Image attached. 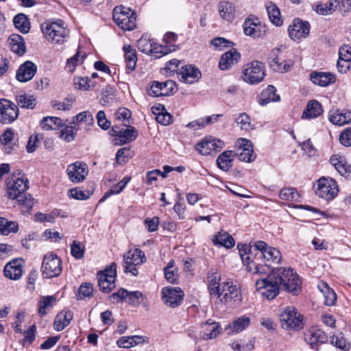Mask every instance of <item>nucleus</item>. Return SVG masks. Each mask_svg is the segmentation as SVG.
Here are the masks:
<instances>
[{"label":"nucleus","instance_id":"nucleus-52","mask_svg":"<svg viewBox=\"0 0 351 351\" xmlns=\"http://www.w3.org/2000/svg\"><path fill=\"white\" fill-rule=\"evenodd\" d=\"M73 119V123L78 127L77 125L82 123H84L86 125H90L93 123V117L92 114L88 111H84L77 114Z\"/></svg>","mask_w":351,"mask_h":351},{"label":"nucleus","instance_id":"nucleus-24","mask_svg":"<svg viewBox=\"0 0 351 351\" xmlns=\"http://www.w3.org/2000/svg\"><path fill=\"white\" fill-rule=\"evenodd\" d=\"M326 340V333L320 329L311 328L305 334V341L313 349H316L318 343H324Z\"/></svg>","mask_w":351,"mask_h":351},{"label":"nucleus","instance_id":"nucleus-35","mask_svg":"<svg viewBox=\"0 0 351 351\" xmlns=\"http://www.w3.org/2000/svg\"><path fill=\"white\" fill-rule=\"evenodd\" d=\"M124 58L128 73L134 71L136 66V52L130 45H124Z\"/></svg>","mask_w":351,"mask_h":351},{"label":"nucleus","instance_id":"nucleus-1","mask_svg":"<svg viewBox=\"0 0 351 351\" xmlns=\"http://www.w3.org/2000/svg\"><path fill=\"white\" fill-rule=\"evenodd\" d=\"M208 289L211 298L219 299L224 304L237 305L243 300L241 291L232 280H227L220 284L221 276L217 272L208 275Z\"/></svg>","mask_w":351,"mask_h":351},{"label":"nucleus","instance_id":"nucleus-22","mask_svg":"<svg viewBox=\"0 0 351 351\" xmlns=\"http://www.w3.org/2000/svg\"><path fill=\"white\" fill-rule=\"evenodd\" d=\"M180 81L193 84L201 77V72L193 65L182 66L178 72Z\"/></svg>","mask_w":351,"mask_h":351},{"label":"nucleus","instance_id":"nucleus-38","mask_svg":"<svg viewBox=\"0 0 351 351\" xmlns=\"http://www.w3.org/2000/svg\"><path fill=\"white\" fill-rule=\"evenodd\" d=\"M276 88L272 85H269L267 88L263 90L258 99V103L261 106H265L271 101H280V96L276 95Z\"/></svg>","mask_w":351,"mask_h":351},{"label":"nucleus","instance_id":"nucleus-53","mask_svg":"<svg viewBox=\"0 0 351 351\" xmlns=\"http://www.w3.org/2000/svg\"><path fill=\"white\" fill-rule=\"evenodd\" d=\"M73 83L75 87L80 90H88L94 87V84L88 77H75Z\"/></svg>","mask_w":351,"mask_h":351},{"label":"nucleus","instance_id":"nucleus-49","mask_svg":"<svg viewBox=\"0 0 351 351\" xmlns=\"http://www.w3.org/2000/svg\"><path fill=\"white\" fill-rule=\"evenodd\" d=\"M18 231V224L14 221H8L3 217H0V232L3 235H8L10 232Z\"/></svg>","mask_w":351,"mask_h":351},{"label":"nucleus","instance_id":"nucleus-59","mask_svg":"<svg viewBox=\"0 0 351 351\" xmlns=\"http://www.w3.org/2000/svg\"><path fill=\"white\" fill-rule=\"evenodd\" d=\"M93 293V286L90 283H82L78 289V298L84 299L85 298H90Z\"/></svg>","mask_w":351,"mask_h":351},{"label":"nucleus","instance_id":"nucleus-7","mask_svg":"<svg viewBox=\"0 0 351 351\" xmlns=\"http://www.w3.org/2000/svg\"><path fill=\"white\" fill-rule=\"evenodd\" d=\"M280 286L273 270L265 278L256 282L257 291L267 300H273L278 295Z\"/></svg>","mask_w":351,"mask_h":351},{"label":"nucleus","instance_id":"nucleus-48","mask_svg":"<svg viewBox=\"0 0 351 351\" xmlns=\"http://www.w3.org/2000/svg\"><path fill=\"white\" fill-rule=\"evenodd\" d=\"M16 103L21 108L32 109L36 104V100L32 95L22 94L16 97Z\"/></svg>","mask_w":351,"mask_h":351},{"label":"nucleus","instance_id":"nucleus-19","mask_svg":"<svg viewBox=\"0 0 351 351\" xmlns=\"http://www.w3.org/2000/svg\"><path fill=\"white\" fill-rule=\"evenodd\" d=\"M66 172L71 182L78 183L85 179L88 171L86 163L77 161L68 166Z\"/></svg>","mask_w":351,"mask_h":351},{"label":"nucleus","instance_id":"nucleus-50","mask_svg":"<svg viewBox=\"0 0 351 351\" xmlns=\"http://www.w3.org/2000/svg\"><path fill=\"white\" fill-rule=\"evenodd\" d=\"M78 130L79 127L75 125H66L61 130L60 137L66 142L73 141Z\"/></svg>","mask_w":351,"mask_h":351},{"label":"nucleus","instance_id":"nucleus-56","mask_svg":"<svg viewBox=\"0 0 351 351\" xmlns=\"http://www.w3.org/2000/svg\"><path fill=\"white\" fill-rule=\"evenodd\" d=\"M163 83L157 81L153 82L149 88L147 89V93L152 97H160L164 96L163 95Z\"/></svg>","mask_w":351,"mask_h":351},{"label":"nucleus","instance_id":"nucleus-34","mask_svg":"<svg viewBox=\"0 0 351 351\" xmlns=\"http://www.w3.org/2000/svg\"><path fill=\"white\" fill-rule=\"evenodd\" d=\"M213 242L215 245L224 246L227 249H230L235 245L233 237L223 230L214 237Z\"/></svg>","mask_w":351,"mask_h":351},{"label":"nucleus","instance_id":"nucleus-3","mask_svg":"<svg viewBox=\"0 0 351 351\" xmlns=\"http://www.w3.org/2000/svg\"><path fill=\"white\" fill-rule=\"evenodd\" d=\"M6 189L8 198H19L29 189V180L21 170L17 169L6 180Z\"/></svg>","mask_w":351,"mask_h":351},{"label":"nucleus","instance_id":"nucleus-45","mask_svg":"<svg viewBox=\"0 0 351 351\" xmlns=\"http://www.w3.org/2000/svg\"><path fill=\"white\" fill-rule=\"evenodd\" d=\"M243 31L245 35L255 37H259L262 35L261 25L250 20L245 21L243 25Z\"/></svg>","mask_w":351,"mask_h":351},{"label":"nucleus","instance_id":"nucleus-30","mask_svg":"<svg viewBox=\"0 0 351 351\" xmlns=\"http://www.w3.org/2000/svg\"><path fill=\"white\" fill-rule=\"evenodd\" d=\"M137 47L141 51L145 53L156 54L158 53H160L161 55L156 56L157 58H159L167 53L162 50L158 51V48L154 46V42L144 36H142L138 40Z\"/></svg>","mask_w":351,"mask_h":351},{"label":"nucleus","instance_id":"nucleus-18","mask_svg":"<svg viewBox=\"0 0 351 351\" xmlns=\"http://www.w3.org/2000/svg\"><path fill=\"white\" fill-rule=\"evenodd\" d=\"M224 147V143L212 136L205 137L204 139L196 144L195 149L204 156L211 154L212 152L221 150Z\"/></svg>","mask_w":351,"mask_h":351},{"label":"nucleus","instance_id":"nucleus-51","mask_svg":"<svg viewBox=\"0 0 351 351\" xmlns=\"http://www.w3.org/2000/svg\"><path fill=\"white\" fill-rule=\"evenodd\" d=\"M250 318L243 315L234 320L230 328L235 332H239L246 328L250 324Z\"/></svg>","mask_w":351,"mask_h":351},{"label":"nucleus","instance_id":"nucleus-13","mask_svg":"<svg viewBox=\"0 0 351 351\" xmlns=\"http://www.w3.org/2000/svg\"><path fill=\"white\" fill-rule=\"evenodd\" d=\"M161 295L162 300L166 305L175 308L182 304L184 293L179 287H166L162 288Z\"/></svg>","mask_w":351,"mask_h":351},{"label":"nucleus","instance_id":"nucleus-27","mask_svg":"<svg viewBox=\"0 0 351 351\" xmlns=\"http://www.w3.org/2000/svg\"><path fill=\"white\" fill-rule=\"evenodd\" d=\"M8 43L10 50L22 56L26 52V46L23 38L18 34H12L8 38Z\"/></svg>","mask_w":351,"mask_h":351},{"label":"nucleus","instance_id":"nucleus-23","mask_svg":"<svg viewBox=\"0 0 351 351\" xmlns=\"http://www.w3.org/2000/svg\"><path fill=\"white\" fill-rule=\"evenodd\" d=\"M237 145L241 149V152L238 154L239 159L241 161L250 162L255 159L253 155V147L252 142L246 138H239L237 141Z\"/></svg>","mask_w":351,"mask_h":351},{"label":"nucleus","instance_id":"nucleus-25","mask_svg":"<svg viewBox=\"0 0 351 351\" xmlns=\"http://www.w3.org/2000/svg\"><path fill=\"white\" fill-rule=\"evenodd\" d=\"M240 57V53L233 48L221 55L219 62V67L223 71L228 70L238 62Z\"/></svg>","mask_w":351,"mask_h":351},{"label":"nucleus","instance_id":"nucleus-54","mask_svg":"<svg viewBox=\"0 0 351 351\" xmlns=\"http://www.w3.org/2000/svg\"><path fill=\"white\" fill-rule=\"evenodd\" d=\"M280 199L287 201L297 200L299 195L294 188H284L282 189L279 193Z\"/></svg>","mask_w":351,"mask_h":351},{"label":"nucleus","instance_id":"nucleus-21","mask_svg":"<svg viewBox=\"0 0 351 351\" xmlns=\"http://www.w3.org/2000/svg\"><path fill=\"white\" fill-rule=\"evenodd\" d=\"M37 71V66L31 61H25L17 69L16 79L21 82L31 80Z\"/></svg>","mask_w":351,"mask_h":351},{"label":"nucleus","instance_id":"nucleus-42","mask_svg":"<svg viewBox=\"0 0 351 351\" xmlns=\"http://www.w3.org/2000/svg\"><path fill=\"white\" fill-rule=\"evenodd\" d=\"M221 16L227 20L231 21L234 18V8L232 3L229 1H221L218 5Z\"/></svg>","mask_w":351,"mask_h":351},{"label":"nucleus","instance_id":"nucleus-64","mask_svg":"<svg viewBox=\"0 0 351 351\" xmlns=\"http://www.w3.org/2000/svg\"><path fill=\"white\" fill-rule=\"evenodd\" d=\"M339 141L346 147L351 145V128L346 129L341 133Z\"/></svg>","mask_w":351,"mask_h":351},{"label":"nucleus","instance_id":"nucleus-29","mask_svg":"<svg viewBox=\"0 0 351 351\" xmlns=\"http://www.w3.org/2000/svg\"><path fill=\"white\" fill-rule=\"evenodd\" d=\"M201 337L204 340L213 339L217 337L220 332V326L211 319L207 320L202 326Z\"/></svg>","mask_w":351,"mask_h":351},{"label":"nucleus","instance_id":"nucleus-46","mask_svg":"<svg viewBox=\"0 0 351 351\" xmlns=\"http://www.w3.org/2000/svg\"><path fill=\"white\" fill-rule=\"evenodd\" d=\"M15 199L17 201L18 205L23 213H27L31 210L35 202L33 197L26 193L23 194L22 197L16 198Z\"/></svg>","mask_w":351,"mask_h":351},{"label":"nucleus","instance_id":"nucleus-55","mask_svg":"<svg viewBox=\"0 0 351 351\" xmlns=\"http://www.w3.org/2000/svg\"><path fill=\"white\" fill-rule=\"evenodd\" d=\"M330 338L331 343L335 345L337 348L345 351L350 350V344L346 341L341 333L338 335H333Z\"/></svg>","mask_w":351,"mask_h":351},{"label":"nucleus","instance_id":"nucleus-44","mask_svg":"<svg viewBox=\"0 0 351 351\" xmlns=\"http://www.w3.org/2000/svg\"><path fill=\"white\" fill-rule=\"evenodd\" d=\"M56 302V298L53 295L43 296L38 302V313L43 315L47 313V311L51 308L53 304Z\"/></svg>","mask_w":351,"mask_h":351},{"label":"nucleus","instance_id":"nucleus-11","mask_svg":"<svg viewBox=\"0 0 351 351\" xmlns=\"http://www.w3.org/2000/svg\"><path fill=\"white\" fill-rule=\"evenodd\" d=\"M145 255L139 249L130 250L123 255V268L125 273L130 272L134 276H137L136 266L143 263Z\"/></svg>","mask_w":351,"mask_h":351},{"label":"nucleus","instance_id":"nucleus-16","mask_svg":"<svg viewBox=\"0 0 351 351\" xmlns=\"http://www.w3.org/2000/svg\"><path fill=\"white\" fill-rule=\"evenodd\" d=\"M281 51L279 48L273 49L268 56L270 67L276 72L284 73L291 71L293 62L290 60H281L280 55Z\"/></svg>","mask_w":351,"mask_h":351},{"label":"nucleus","instance_id":"nucleus-40","mask_svg":"<svg viewBox=\"0 0 351 351\" xmlns=\"http://www.w3.org/2000/svg\"><path fill=\"white\" fill-rule=\"evenodd\" d=\"M267 12L270 21L276 26H280L282 24L280 12L277 5L269 3L267 5Z\"/></svg>","mask_w":351,"mask_h":351},{"label":"nucleus","instance_id":"nucleus-58","mask_svg":"<svg viewBox=\"0 0 351 351\" xmlns=\"http://www.w3.org/2000/svg\"><path fill=\"white\" fill-rule=\"evenodd\" d=\"M83 56H80V53H76L73 57L67 60L66 68L69 72H73L75 66L82 63Z\"/></svg>","mask_w":351,"mask_h":351},{"label":"nucleus","instance_id":"nucleus-4","mask_svg":"<svg viewBox=\"0 0 351 351\" xmlns=\"http://www.w3.org/2000/svg\"><path fill=\"white\" fill-rule=\"evenodd\" d=\"M46 39L55 44H62L66 41L70 31L66 29L64 21L59 19L55 22L46 23L42 27Z\"/></svg>","mask_w":351,"mask_h":351},{"label":"nucleus","instance_id":"nucleus-15","mask_svg":"<svg viewBox=\"0 0 351 351\" xmlns=\"http://www.w3.org/2000/svg\"><path fill=\"white\" fill-rule=\"evenodd\" d=\"M18 115L17 106L7 99L0 100V123L10 124L16 120Z\"/></svg>","mask_w":351,"mask_h":351},{"label":"nucleus","instance_id":"nucleus-63","mask_svg":"<svg viewBox=\"0 0 351 351\" xmlns=\"http://www.w3.org/2000/svg\"><path fill=\"white\" fill-rule=\"evenodd\" d=\"M144 224L149 232H154L157 230L159 224V218L154 217L152 218H146Z\"/></svg>","mask_w":351,"mask_h":351},{"label":"nucleus","instance_id":"nucleus-6","mask_svg":"<svg viewBox=\"0 0 351 351\" xmlns=\"http://www.w3.org/2000/svg\"><path fill=\"white\" fill-rule=\"evenodd\" d=\"M281 326L285 330H300L303 328V316L293 306L286 307L280 315Z\"/></svg>","mask_w":351,"mask_h":351},{"label":"nucleus","instance_id":"nucleus-57","mask_svg":"<svg viewBox=\"0 0 351 351\" xmlns=\"http://www.w3.org/2000/svg\"><path fill=\"white\" fill-rule=\"evenodd\" d=\"M334 167L341 176L346 178L351 177V166L347 162L338 161V162H334Z\"/></svg>","mask_w":351,"mask_h":351},{"label":"nucleus","instance_id":"nucleus-31","mask_svg":"<svg viewBox=\"0 0 351 351\" xmlns=\"http://www.w3.org/2000/svg\"><path fill=\"white\" fill-rule=\"evenodd\" d=\"M236 154L232 150H226L219 155L217 158L218 167L228 171L232 167Z\"/></svg>","mask_w":351,"mask_h":351},{"label":"nucleus","instance_id":"nucleus-9","mask_svg":"<svg viewBox=\"0 0 351 351\" xmlns=\"http://www.w3.org/2000/svg\"><path fill=\"white\" fill-rule=\"evenodd\" d=\"M41 270L45 278L60 276L62 271L61 259L53 252L47 253L43 260Z\"/></svg>","mask_w":351,"mask_h":351},{"label":"nucleus","instance_id":"nucleus-36","mask_svg":"<svg viewBox=\"0 0 351 351\" xmlns=\"http://www.w3.org/2000/svg\"><path fill=\"white\" fill-rule=\"evenodd\" d=\"M330 121L337 125H343L351 121V111L335 110L330 112L329 115Z\"/></svg>","mask_w":351,"mask_h":351},{"label":"nucleus","instance_id":"nucleus-39","mask_svg":"<svg viewBox=\"0 0 351 351\" xmlns=\"http://www.w3.org/2000/svg\"><path fill=\"white\" fill-rule=\"evenodd\" d=\"M281 258L282 256L280 252L278 249L273 247L267 248V250L264 252L256 253V261L261 258H263L267 262L272 261L280 263L281 261Z\"/></svg>","mask_w":351,"mask_h":351},{"label":"nucleus","instance_id":"nucleus-12","mask_svg":"<svg viewBox=\"0 0 351 351\" xmlns=\"http://www.w3.org/2000/svg\"><path fill=\"white\" fill-rule=\"evenodd\" d=\"M116 276L117 270L115 263L111 264L105 271L98 273V285L102 292L109 293L114 287Z\"/></svg>","mask_w":351,"mask_h":351},{"label":"nucleus","instance_id":"nucleus-20","mask_svg":"<svg viewBox=\"0 0 351 351\" xmlns=\"http://www.w3.org/2000/svg\"><path fill=\"white\" fill-rule=\"evenodd\" d=\"M23 263L21 258L14 259L7 263L3 270L5 276L14 280L20 279L23 274Z\"/></svg>","mask_w":351,"mask_h":351},{"label":"nucleus","instance_id":"nucleus-41","mask_svg":"<svg viewBox=\"0 0 351 351\" xmlns=\"http://www.w3.org/2000/svg\"><path fill=\"white\" fill-rule=\"evenodd\" d=\"M40 126L45 131L56 130L62 126V121L56 117H47L41 120Z\"/></svg>","mask_w":351,"mask_h":351},{"label":"nucleus","instance_id":"nucleus-26","mask_svg":"<svg viewBox=\"0 0 351 351\" xmlns=\"http://www.w3.org/2000/svg\"><path fill=\"white\" fill-rule=\"evenodd\" d=\"M312 82L320 86H327L335 83V75L329 72L313 71L310 75Z\"/></svg>","mask_w":351,"mask_h":351},{"label":"nucleus","instance_id":"nucleus-43","mask_svg":"<svg viewBox=\"0 0 351 351\" xmlns=\"http://www.w3.org/2000/svg\"><path fill=\"white\" fill-rule=\"evenodd\" d=\"M13 22L15 27L20 30L22 33L26 34L29 32L30 29V23L25 14H17L14 16Z\"/></svg>","mask_w":351,"mask_h":351},{"label":"nucleus","instance_id":"nucleus-2","mask_svg":"<svg viewBox=\"0 0 351 351\" xmlns=\"http://www.w3.org/2000/svg\"><path fill=\"white\" fill-rule=\"evenodd\" d=\"M280 289L298 295L301 291V280L298 274L291 267H277L273 269Z\"/></svg>","mask_w":351,"mask_h":351},{"label":"nucleus","instance_id":"nucleus-28","mask_svg":"<svg viewBox=\"0 0 351 351\" xmlns=\"http://www.w3.org/2000/svg\"><path fill=\"white\" fill-rule=\"evenodd\" d=\"M112 131L114 132V135L119 137L120 143L121 145L134 141L138 136L137 130L133 127L119 130V128L115 125L112 127Z\"/></svg>","mask_w":351,"mask_h":351},{"label":"nucleus","instance_id":"nucleus-32","mask_svg":"<svg viewBox=\"0 0 351 351\" xmlns=\"http://www.w3.org/2000/svg\"><path fill=\"white\" fill-rule=\"evenodd\" d=\"M73 314L71 311H62L56 317L53 328L57 331L62 330L73 319Z\"/></svg>","mask_w":351,"mask_h":351},{"label":"nucleus","instance_id":"nucleus-60","mask_svg":"<svg viewBox=\"0 0 351 351\" xmlns=\"http://www.w3.org/2000/svg\"><path fill=\"white\" fill-rule=\"evenodd\" d=\"M125 186L126 182L123 183V181H121L116 185H114L109 191L106 192L103 195V197L100 199L99 202H104L111 195L119 194L123 191Z\"/></svg>","mask_w":351,"mask_h":351},{"label":"nucleus","instance_id":"nucleus-62","mask_svg":"<svg viewBox=\"0 0 351 351\" xmlns=\"http://www.w3.org/2000/svg\"><path fill=\"white\" fill-rule=\"evenodd\" d=\"M71 253L77 259H81L84 256V248L80 242L73 241L71 245Z\"/></svg>","mask_w":351,"mask_h":351},{"label":"nucleus","instance_id":"nucleus-37","mask_svg":"<svg viewBox=\"0 0 351 351\" xmlns=\"http://www.w3.org/2000/svg\"><path fill=\"white\" fill-rule=\"evenodd\" d=\"M317 287L323 294L324 304L328 306L335 305L337 300L335 292L324 282H319Z\"/></svg>","mask_w":351,"mask_h":351},{"label":"nucleus","instance_id":"nucleus-14","mask_svg":"<svg viewBox=\"0 0 351 351\" xmlns=\"http://www.w3.org/2000/svg\"><path fill=\"white\" fill-rule=\"evenodd\" d=\"M110 299L113 302H118L119 300L125 299L128 300L129 304L134 306H138L145 303V297L141 291H135L130 292L123 288L112 293L110 295Z\"/></svg>","mask_w":351,"mask_h":351},{"label":"nucleus","instance_id":"nucleus-17","mask_svg":"<svg viewBox=\"0 0 351 351\" xmlns=\"http://www.w3.org/2000/svg\"><path fill=\"white\" fill-rule=\"evenodd\" d=\"M289 35L293 40L306 38L310 32V24L300 19H295L288 27Z\"/></svg>","mask_w":351,"mask_h":351},{"label":"nucleus","instance_id":"nucleus-47","mask_svg":"<svg viewBox=\"0 0 351 351\" xmlns=\"http://www.w3.org/2000/svg\"><path fill=\"white\" fill-rule=\"evenodd\" d=\"M165 276L166 280L171 284H176L178 277V269L175 267L173 260L170 261L167 265L164 268Z\"/></svg>","mask_w":351,"mask_h":351},{"label":"nucleus","instance_id":"nucleus-33","mask_svg":"<svg viewBox=\"0 0 351 351\" xmlns=\"http://www.w3.org/2000/svg\"><path fill=\"white\" fill-rule=\"evenodd\" d=\"M323 112L322 105L315 100L310 101L304 110L302 119H313L319 117Z\"/></svg>","mask_w":351,"mask_h":351},{"label":"nucleus","instance_id":"nucleus-8","mask_svg":"<svg viewBox=\"0 0 351 351\" xmlns=\"http://www.w3.org/2000/svg\"><path fill=\"white\" fill-rule=\"evenodd\" d=\"M243 80L250 84H256L262 82L265 76L264 65L258 61L246 64L242 71Z\"/></svg>","mask_w":351,"mask_h":351},{"label":"nucleus","instance_id":"nucleus-61","mask_svg":"<svg viewBox=\"0 0 351 351\" xmlns=\"http://www.w3.org/2000/svg\"><path fill=\"white\" fill-rule=\"evenodd\" d=\"M237 123L241 130H248L251 128L250 118L245 113H241L236 119Z\"/></svg>","mask_w":351,"mask_h":351},{"label":"nucleus","instance_id":"nucleus-5","mask_svg":"<svg viewBox=\"0 0 351 351\" xmlns=\"http://www.w3.org/2000/svg\"><path fill=\"white\" fill-rule=\"evenodd\" d=\"M112 18L115 23L123 30L130 31L136 27V12L130 8L116 6L113 10Z\"/></svg>","mask_w":351,"mask_h":351},{"label":"nucleus","instance_id":"nucleus-10","mask_svg":"<svg viewBox=\"0 0 351 351\" xmlns=\"http://www.w3.org/2000/svg\"><path fill=\"white\" fill-rule=\"evenodd\" d=\"M338 192V185L334 179L322 177L317 180L315 193L319 197L330 200L337 195Z\"/></svg>","mask_w":351,"mask_h":351}]
</instances>
